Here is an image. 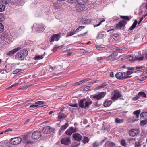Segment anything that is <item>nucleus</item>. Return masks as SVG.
Segmentation results:
<instances>
[{"instance_id": "nucleus-36", "label": "nucleus", "mask_w": 147, "mask_h": 147, "mask_svg": "<svg viewBox=\"0 0 147 147\" xmlns=\"http://www.w3.org/2000/svg\"><path fill=\"white\" fill-rule=\"evenodd\" d=\"M107 144L110 147H114L115 145V143L110 141L108 142Z\"/></svg>"}, {"instance_id": "nucleus-11", "label": "nucleus", "mask_w": 147, "mask_h": 147, "mask_svg": "<svg viewBox=\"0 0 147 147\" xmlns=\"http://www.w3.org/2000/svg\"><path fill=\"white\" fill-rule=\"evenodd\" d=\"M20 48L17 47L9 51L6 54L7 56H11L13 55L17 51L20 50Z\"/></svg>"}, {"instance_id": "nucleus-47", "label": "nucleus", "mask_w": 147, "mask_h": 147, "mask_svg": "<svg viewBox=\"0 0 147 147\" xmlns=\"http://www.w3.org/2000/svg\"><path fill=\"white\" fill-rule=\"evenodd\" d=\"M71 131L72 132V133L75 132L77 131V129L76 128H74L73 127H71L69 128Z\"/></svg>"}, {"instance_id": "nucleus-38", "label": "nucleus", "mask_w": 147, "mask_h": 147, "mask_svg": "<svg viewBox=\"0 0 147 147\" xmlns=\"http://www.w3.org/2000/svg\"><path fill=\"white\" fill-rule=\"evenodd\" d=\"M58 117L59 119H64L66 117L63 114L61 113H59Z\"/></svg>"}, {"instance_id": "nucleus-28", "label": "nucleus", "mask_w": 147, "mask_h": 147, "mask_svg": "<svg viewBox=\"0 0 147 147\" xmlns=\"http://www.w3.org/2000/svg\"><path fill=\"white\" fill-rule=\"evenodd\" d=\"M85 26H81L78 27L76 30L75 32L76 33L80 31H81L83 29H84Z\"/></svg>"}, {"instance_id": "nucleus-39", "label": "nucleus", "mask_w": 147, "mask_h": 147, "mask_svg": "<svg viewBox=\"0 0 147 147\" xmlns=\"http://www.w3.org/2000/svg\"><path fill=\"white\" fill-rule=\"evenodd\" d=\"M119 37L118 34H116L113 36V39L115 40H117L118 39Z\"/></svg>"}, {"instance_id": "nucleus-14", "label": "nucleus", "mask_w": 147, "mask_h": 147, "mask_svg": "<svg viewBox=\"0 0 147 147\" xmlns=\"http://www.w3.org/2000/svg\"><path fill=\"white\" fill-rule=\"evenodd\" d=\"M112 102V101L111 100L108 99H106L105 100L104 102L103 105L105 107H107L110 106Z\"/></svg>"}, {"instance_id": "nucleus-7", "label": "nucleus", "mask_w": 147, "mask_h": 147, "mask_svg": "<svg viewBox=\"0 0 147 147\" xmlns=\"http://www.w3.org/2000/svg\"><path fill=\"white\" fill-rule=\"evenodd\" d=\"M61 142L62 144L68 145L70 144L71 140L69 138L66 137L62 139Z\"/></svg>"}, {"instance_id": "nucleus-21", "label": "nucleus", "mask_w": 147, "mask_h": 147, "mask_svg": "<svg viewBox=\"0 0 147 147\" xmlns=\"http://www.w3.org/2000/svg\"><path fill=\"white\" fill-rule=\"evenodd\" d=\"M138 23V22L136 20L134 21L133 23L132 26L130 28L129 30H132L134 29Z\"/></svg>"}, {"instance_id": "nucleus-59", "label": "nucleus", "mask_w": 147, "mask_h": 147, "mask_svg": "<svg viewBox=\"0 0 147 147\" xmlns=\"http://www.w3.org/2000/svg\"><path fill=\"white\" fill-rule=\"evenodd\" d=\"M90 89V87L89 86H86L84 89V90L85 91H87L89 90Z\"/></svg>"}, {"instance_id": "nucleus-1", "label": "nucleus", "mask_w": 147, "mask_h": 147, "mask_svg": "<svg viewBox=\"0 0 147 147\" xmlns=\"http://www.w3.org/2000/svg\"><path fill=\"white\" fill-rule=\"evenodd\" d=\"M28 54V51L25 49L21 50L17 53L15 55V59L20 61L24 60Z\"/></svg>"}, {"instance_id": "nucleus-20", "label": "nucleus", "mask_w": 147, "mask_h": 147, "mask_svg": "<svg viewBox=\"0 0 147 147\" xmlns=\"http://www.w3.org/2000/svg\"><path fill=\"white\" fill-rule=\"evenodd\" d=\"M117 53H116L114 52L108 56V58H109L112 60H113L114 59L115 57L117 56Z\"/></svg>"}, {"instance_id": "nucleus-51", "label": "nucleus", "mask_w": 147, "mask_h": 147, "mask_svg": "<svg viewBox=\"0 0 147 147\" xmlns=\"http://www.w3.org/2000/svg\"><path fill=\"white\" fill-rule=\"evenodd\" d=\"M121 144L122 146H125L126 144L125 143V140L123 139H122L121 141Z\"/></svg>"}, {"instance_id": "nucleus-19", "label": "nucleus", "mask_w": 147, "mask_h": 147, "mask_svg": "<svg viewBox=\"0 0 147 147\" xmlns=\"http://www.w3.org/2000/svg\"><path fill=\"white\" fill-rule=\"evenodd\" d=\"M44 29V26L42 24H39L37 26V32L43 31Z\"/></svg>"}, {"instance_id": "nucleus-4", "label": "nucleus", "mask_w": 147, "mask_h": 147, "mask_svg": "<svg viewBox=\"0 0 147 147\" xmlns=\"http://www.w3.org/2000/svg\"><path fill=\"white\" fill-rule=\"evenodd\" d=\"M22 140V139L20 137H14L11 139L10 142L13 145H16L20 144Z\"/></svg>"}, {"instance_id": "nucleus-12", "label": "nucleus", "mask_w": 147, "mask_h": 147, "mask_svg": "<svg viewBox=\"0 0 147 147\" xmlns=\"http://www.w3.org/2000/svg\"><path fill=\"white\" fill-rule=\"evenodd\" d=\"M115 76L118 79H120L123 77V79H125L127 78H130L131 76H128L126 77L124 76H123V73L121 72H119L116 74Z\"/></svg>"}, {"instance_id": "nucleus-53", "label": "nucleus", "mask_w": 147, "mask_h": 147, "mask_svg": "<svg viewBox=\"0 0 147 147\" xmlns=\"http://www.w3.org/2000/svg\"><path fill=\"white\" fill-rule=\"evenodd\" d=\"M69 105L71 107H77L78 106V104L77 103L75 104H73L70 103L69 104Z\"/></svg>"}, {"instance_id": "nucleus-44", "label": "nucleus", "mask_w": 147, "mask_h": 147, "mask_svg": "<svg viewBox=\"0 0 147 147\" xmlns=\"http://www.w3.org/2000/svg\"><path fill=\"white\" fill-rule=\"evenodd\" d=\"M44 55H37V60L42 59L44 58Z\"/></svg>"}, {"instance_id": "nucleus-17", "label": "nucleus", "mask_w": 147, "mask_h": 147, "mask_svg": "<svg viewBox=\"0 0 147 147\" xmlns=\"http://www.w3.org/2000/svg\"><path fill=\"white\" fill-rule=\"evenodd\" d=\"M92 103V101L90 99L85 101V108H89L90 105Z\"/></svg>"}, {"instance_id": "nucleus-35", "label": "nucleus", "mask_w": 147, "mask_h": 147, "mask_svg": "<svg viewBox=\"0 0 147 147\" xmlns=\"http://www.w3.org/2000/svg\"><path fill=\"white\" fill-rule=\"evenodd\" d=\"M115 121L116 122L119 123H121L124 122L123 119H121L118 118H116Z\"/></svg>"}, {"instance_id": "nucleus-23", "label": "nucleus", "mask_w": 147, "mask_h": 147, "mask_svg": "<svg viewBox=\"0 0 147 147\" xmlns=\"http://www.w3.org/2000/svg\"><path fill=\"white\" fill-rule=\"evenodd\" d=\"M107 85V84L106 83H103L101 85L95 88V90L99 89H100L104 88Z\"/></svg>"}, {"instance_id": "nucleus-6", "label": "nucleus", "mask_w": 147, "mask_h": 147, "mask_svg": "<svg viewBox=\"0 0 147 147\" xmlns=\"http://www.w3.org/2000/svg\"><path fill=\"white\" fill-rule=\"evenodd\" d=\"M127 22L125 20L120 21L116 25V28L117 29L121 30L122 27H124L127 24Z\"/></svg>"}, {"instance_id": "nucleus-9", "label": "nucleus", "mask_w": 147, "mask_h": 147, "mask_svg": "<svg viewBox=\"0 0 147 147\" xmlns=\"http://www.w3.org/2000/svg\"><path fill=\"white\" fill-rule=\"evenodd\" d=\"M60 34H56L54 35L51 37L49 41L51 42L54 41H58L60 38Z\"/></svg>"}, {"instance_id": "nucleus-25", "label": "nucleus", "mask_w": 147, "mask_h": 147, "mask_svg": "<svg viewBox=\"0 0 147 147\" xmlns=\"http://www.w3.org/2000/svg\"><path fill=\"white\" fill-rule=\"evenodd\" d=\"M69 126V124L66 123L64 125L61 126L60 129L61 130H65Z\"/></svg>"}, {"instance_id": "nucleus-62", "label": "nucleus", "mask_w": 147, "mask_h": 147, "mask_svg": "<svg viewBox=\"0 0 147 147\" xmlns=\"http://www.w3.org/2000/svg\"><path fill=\"white\" fill-rule=\"evenodd\" d=\"M127 75H130L133 73V71H127Z\"/></svg>"}, {"instance_id": "nucleus-52", "label": "nucleus", "mask_w": 147, "mask_h": 147, "mask_svg": "<svg viewBox=\"0 0 147 147\" xmlns=\"http://www.w3.org/2000/svg\"><path fill=\"white\" fill-rule=\"evenodd\" d=\"M20 71H21V69H16L13 71V74H16Z\"/></svg>"}, {"instance_id": "nucleus-27", "label": "nucleus", "mask_w": 147, "mask_h": 147, "mask_svg": "<svg viewBox=\"0 0 147 147\" xmlns=\"http://www.w3.org/2000/svg\"><path fill=\"white\" fill-rule=\"evenodd\" d=\"M120 18L123 19L125 21H129L130 20V18L127 16H121Z\"/></svg>"}, {"instance_id": "nucleus-45", "label": "nucleus", "mask_w": 147, "mask_h": 147, "mask_svg": "<svg viewBox=\"0 0 147 147\" xmlns=\"http://www.w3.org/2000/svg\"><path fill=\"white\" fill-rule=\"evenodd\" d=\"M144 57L143 56L141 57H136L135 58V59L136 60H139L140 61H142L144 60Z\"/></svg>"}, {"instance_id": "nucleus-48", "label": "nucleus", "mask_w": 147, "mask_h": 147, "mask_svg": "<svg viewBox=\"0 0 147 147\" xmlns=\"http://www.w3.org/2000/svg\"><path fill=\"white\" fill-rule=\"evenodd\" d=\"M2 2L5 4H7L10 2V0H2Z\"/></svg>"}, {"instance_id": "nucleus-63", "label": "nucleus", "mask_w": 147, "mask_h": 147, "mask_svg": "<svg viewBox=\"0 0 147 147\" xmlns=\"http://www.w3.org/2000/svg\"><path fill=\"white\" fill-rule=\"evenodd\" d=\"M143 57H144V60H147V54H144L143 55Z\"/></svg>"}, {"instance_id": "nucleus-40", "label": "nucleus", "mask_w": 147, "mask_h": 147, "mask_svg": "<svg viewBox=\"0 0 147 147\" xmlns=\"http://www.w3.org/2000/svg\"><path fill=\"white\" fill-rule=\"evenodd\" d=\"M147 123V120H142L140 123V125H144Z\"/></svg>"}, {"instance_id": "nucleus-54", "label": "nucleus", "mask_w": 147, "mask_h": 147, "mask_svg": "<svg viewBox=\"0 0 147 147\" xmlns=\"http://www.w3.org/2000/svg\"><path fill=\"white\" fill-rule=\"evenodd\" d=\"M105 21V19L102 20L97 25H94V27H97V26H100V25L101 24H102V22H104Z\"/></svg>"}, {"instance_id": "nucleus-56", "label": "nucleus", "mask_w": 147, "mask_h": 147, "mask_svg": "<svg viewBox=\"0 0 147 147\" xmlns=\"http://www.w3.org/2000/svg\"><path fill=\"white\" fill-rule=\"evenodd\" d=\"M139 98V97L138 95L136 96L135 97H133L132 98V100L134 101L136 100Z\"/></svg>"}, {"instance_id": "nucleus-13", "label": "nucleus", "mask_w": 147, "mask_h": 147, "mask_svg": "<svg viewBox=\"0 0 147 147\" xmlns=\"http://www.w3.org/2000/svg\"><path fill=\"white\" fill-rule=\"evenodd\" d=\"M76 8L78 11L80 12L84 10L85 8V6L84 5L78 4L76 5Z\"/></svg>"}, {"instance_id": "nucleus-64", "label": "nucleus", "mask_w": 147, "mask_h": 147, "mask_svg": "<svg viewBox=\"0 0 147 147\" xmlns=\"http://www.w3.org/2000/svg\"><path fill=\"white\" fill-rule=\"evenodd\" d=\"M114 49L115 50V51L117 52H119L120 50V49L118 48H117L115 49Z\"/></svg>"}, {"instance_id": "nucleus-8", "label": "nucleus", "mask_w": 147, "mask_h": 147, "mask_svg": "<svg viewBox=\"0 0 147 147\" xmlns=\"http://www.w3.org/2000/svg\"><path fill=\"white\" fill-rule=\"evenodd\" d=\"M105 94L104 92H101L97 95H94L93 96V98L98 100H100L102 98H103Z\"/></svg>"}, {"instance_id": "nucleus-42", "label": "nucleus", "mask_w": 147, "mask_h": 147, "mask_svg": "<svg viewBox=\"0 0 147 147\" xmlns=\"http://www.w3.org/2000/svg\"><path fill=\"white\" fill-rule=\"evenodd\" d=\"M103 45H100L99 46H96V48L97 49L99 50H102L103 49V48H104Z\"/></svg>"}, {"instance_id": "nucleus-55", "label": "nucleus", "mask_w": 147, "mask_h": 147, "mask_svg": "<svg viewBox=\"0 0 147 147\" xmlns=\"http://www.w3.org/2000/svg\"><path fill=\"white\" fill-rule=\"evenodd\" d=\"M103 60V57H98L97 58V61L98 62H100V63H101L102 62V61Z\"/></svg>"}, {"instance_id": "nucleus-61", "label": "nucleus", "mask_w": 147, "mask_h": 147, "mask_svg": "<svg viewBox=\"0 0 147 147\" xmlns=\"http://www.w3.org/2000/svg\"><path fill=\"white\" fill-rule=\"evenodd\" d=\"M91 79L90 78H86V79H85L84 80H82V81L83 82H85L86 81H89V80H91Z\"/></svg>"}, {"instance_id": "nucleus-46", "label": "nucleus", "mask_w": 147, "mask_h": 147, "mask_svg": "<svg viewBox=\"0 0 147 147\" xmlns=\"http://www.w3.org/2000/svg\"><path fill=\"white\" fill-rule=\"evenodd\" d=\"M87 33H88V31H87L86 32H85L84 33L81 34H78L77 35V36L79 37H82L84 36H85L87 34Z\"/></svg>"}, {"instance_id": "nucleus-43", "label": "nucleus", "mask_w": 147, "mask_h": 147, "mask_svg": "<svg viewBox=\"0 0 147 147\" xmlns=\"http://www.w3.org/2000/svg\"><path fill=\"white\" fill-rule=\"evenodd\" d=\"M4 17L3 14L0 13V22H2L4 20Z\"/></svg>"}, {"instance_id": "nucleus-22", "label": "nucleus", "mask_w": 147, "mask_h": 147, "mask_svg": "<svg viewBox=\"0 0 147 147\" xmlns=\"http://www.w3.org/2000/svg\"><path fill=\"white\" fill-rule=\"evenodd\" d=\"M76 1L78 4L84 5L86 3L87 0H76Z\"/></svg>"}, {"instance_id": "nucleus-32", "label": "nucleus", "mask_w": 147, "mask_h": 147, "mask_svg": "<svg viewBox=\"0 0 147 147\" xmlns=\"http://www.w3.org/2000/svg\"><path fill=\"white\" fill-rule=\"evenodd\" d=\"M76 32L74 30L73 31H71L70 32L68 33L66 35V37H69V36L74 35Z\"/></svg>"}, {"instance_id": "nucleus-10", "label": "nucleus", "mask_w": 147, "mask_h": 147, "mask_svg": "<svg viewBox=\"0 0 147 147\" xmlns=\"http://www.w3.org/2000/svg\"><path fill=\"white\" fill-rule=\"evenodd\" d=\"M73 137L74 139L78 141H80L81 140L82 137L80 134L79 133H75L73 134Z\"/></svg>"}, {"instance_id": "nucleus-5", "label": "nucleus", "mask_w": 147, "mask_h": 147, "mask_svg": "<svg viewBox=\"0 0 147 147\" xmlns=\"http://www.w3.org/2000/svg\"><path fill=\"white\" fill-rule=\"evenodd\" d=\"M139 130L138 129H134L130 130L129 134V136L132 137H134L139 133Z\"/></svg>"}, {"instance_id": "nucleus-58", "label": "nucleus", "mask_w": 147, "mask_h": 147, "mask_svg": "<svg viewBox=\"0 0 147 147\" xmlns=\"http://www.w3.org/2000/svg\"><path fill=\"white\" fill-rule=\"evenodd\" d=\"M37 139L39 138L41 136V133L39 131H37Z\"/></svg>"}, {"instance_id": "nucleus-15", "label": "nucleus", "mask_w": 147, "mask_h": 147, "mask_svg": "<svg viewBox=\"0 0 147 147\" xmlns=\"http://www.w3.org/2000/svg\"><path fill=\"white\" fill-rule=\"evenodd\" d=\"M42 131L45 134H48L51 131V129L50 127L47 126L43 128Z\"/></svg>"}, {"instance_id": "nucleus-24", "label": "nucleus", "mask_w": 147, "mask_h": 147, "mask_svg": "<svg viewBox=\"0 0 147 147\" xmlns=\"http://www.w3.org/2000/svg\"><path fill=\"white\" fill-rule=\"evenodd\" d=\"M138 95L140 96H141L143 98H146V95L145 93L142 92H140L138 94Z\"/></svg>"}, {"instance_id": "nucleus-34", "label": "nucleus", "mask_w": 147, "mask_h": 147, "mask_svg": "<svg viewBox=\"0 0 147 147\" xmlns=\"http://www.w3.org/2000/svg\"><path fill=\"white\" fill-rule=\"evenodd\" d=\"M65 133L66 135L68 136H71L72 134V132L71 131V130L70 129V128L68 129L65 131Z\"/></svg>"}, {"instance_id": "nucleus-26", "label": "nucleus", "mask_w": 147, "mask_h": 147, "mask_svg": "<svg viewBox=\"0 0 147 147\" xmlns=\"http://www.w3.org/2000/svg\"><path fill=\"white\" fill-rule=\"evenodd\" d=\"M120 18L123 19L125 21H129L130 20V18L127 16H121Z\"/></svg>"}, {"instance_id": "nucleus-49", "label": "nucleus", "mask_w": 147, "mask_h": 147, "mask_svg": "<svg viewBox=\"0 0 147 147\" xmlns=\"http://www.w3.org/2000/svg\"><path fill=\"white\" fill-rule=\"evenodd\" d=\"M39 99H37V105H44L45 104V103L44 102L42 101H38V100Z\"/></svg>"}, {"instance_id": "nucleus-2", "label": "nucleus", "mask_w": 147, "mask_h": 147, "mask_svg": "<svg viewBox=\"0 0 147 147\" xmlns=\"http://www.w3.org/2000/svg\"><path fill=\"white\" fill-rule=\"evenodd\" d=\"M1 37L2 39L4 40L8 43L11 42L13 40V38L12 35L10 34L4 32L1 34Z\"/></svg>"}, {"instance_id": "nucleus-16", "label": "nucleus", "mask_w": 147, "mask_h": 147, "mask_svg": "<svg viewBox=\"0 0 147 147\" xmlns=\"http://www.w3.org/2000/svg\"><path fill=\"white\" fill-rule=\"evenodd\" d=\"M29 136L28 135H24L23 136L22 141L24 143L29 144L31 142L28 140Z\"/></svg>"}, {"instance_id": "nucleus-57", "label": "nucleus", "mask_w": 147, "mask_h": 147, "mask_svg": "<svg viewBox=\"0 0 147 147\" xmlns=\"http://www.w3.org/2000/svg\"><path fill=\"white\" fill-rule=\"evenodd\" d=\"M99 145V144L97 142H95L93 144V147H97Z\"/></svg>"}, {"instance_id": "nucleus-30", "label": "nucleus", "mask_w": 147, "mask_h": 147, "mask_svg": "<svg viewBox=\"0 0 147 147\" xmlns=\"http://www.w3.org/2000/svg\"><path fill=\"white\" fill-rule=\"evenodd\" d=\"M89 141V139L87 137L85 136L84 137L83 140L82 142L84 144H86Z\"/></svg>"}, {"instance_id": "nucleus-41", "label": "nucleus", "mask_w": 147, "mask_h": 147, "mask_svg": "<svg viewBox=\"0 0 147 147\" xmlns=\"http://www.w3.org/2000/svg\"><path fill=\"white\" fill-rule=\"evenodd\" d=\"M4 29L3 24L1 23H0V33H1L3 31Z\"/></svg>"}, {"instance_id": "nucleus-33", "label": "nucleus", "mask_w": 147, "mask_h": 147, "mask_svg": "<svg viewBox=\"0 0 147 147\" xmlns=\"http://www.w3.org/2000/svg\"><path fill=\"white\" fill-rule=\"evenodd\" d=\"M5 6L3 4L0 3V12H2L5 10Z\"/></svg>"}, {"instance_id": "nucleus-60", "label": "nucleus", "mask_w": 147, "mask_h": 147, "mask_svg": "<svg viewBox=\"0 0 147 147\" xmlns=\"http://www.w3.org/2000/svg\"><path fill=\"white\" fill-rule=\"evenodd\" d=\"M35 105H30V108L31 107H37V102H36L35 103Z\"/></svg>"}, {"instance_id": "nucleus-3", "label": "nucleus", "mask_w": 147, "mask_h": 147, "mask_svg": "<svg viewBox=\"0 0 147 147\" xmlns=\"http://www.w3.org/2000/svg\"><path fill=\"white\" fill-rule=\"evenodd\" d=\"M112 97L111 99L114 101H115L121 97L122 96L121 93V92L117 90H114L112 93Z\"/></svg>"}, {"instance_id": "nucleus-37", "label": "nucleus", "mask_w": 147, "mask_h": 147, "mask_svg": "<svg viewBox=\"0 0 147 147\" xmlns=\"http://www.w3.org/2000/svg\"><path fill=\"white\" fill-rule=\"evenodd\" d=\"M32 137L33 139L36 140L37 139V132L36 131L32 133Z\"/></svg>"}, {"instance_id": "nucleus-29", "label": "nucleus", "mask_w": 147, "mask_h": 147, "mask_svg": "<svg viewBox=\"0 0 147 147\" xmlns=\"http://www.w3.org/2000/svg\"><path fill=\"white\" fill-rule=\"evenodd\" d=\"M140 117H144L145 119H147V112H143L140 115Z\"/></svg>"}, {"instance_id": "nucleus-50", "label": "nucleus", "mask_w": 147, "mask_h": 147, "mask_svg": "<svg viewBox=\"0 0 147 147\" xmlns=\"http://www.w3.org/2000/svg\"><path fill=\"white\" fill-rule=\"evenodd\" d=\"M82 83H83V82L82 80H81L79 82L74 83L73 84V85H80Z\"/></svg>"}, {"instance_id": "nucleus-18", "label": "nucleus", "mask_w": 147, "mask_h": 147, "mask_svg": "<svg viewBox=\"0 0 147 147\" xmlns=\"http://www.w3.org/2000/svg\"><path fill=\"white\" fill-rule=\"evenodd\" d=\"M86 100V99H83L80 100L79 103V105L80 107L85 108L84 104H85V101Z\"/></svg>"}, {"instance_id": "nucleus-31", "label": "nucleus", "mask_w": 147, "mask_h": 147, "mask_svg": "<svg viewBox=\"0 0 147 147\" xmlns=\"http://www.w3.org/2000/svg\"><path fill=\"white\" fill-rule=\"evenodd\" d=\"M140 113V110H137L134 111L133 112V114L136 115V117L138 118L139 117V115Z\"/></svg>"}]
</instances>
